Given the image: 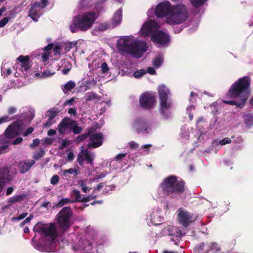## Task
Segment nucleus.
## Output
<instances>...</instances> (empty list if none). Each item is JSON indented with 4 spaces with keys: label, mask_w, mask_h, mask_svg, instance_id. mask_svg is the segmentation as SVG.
Here are the masks:
<instances>
[{
    "label": "nucleus",
    "mask_w": 253,
    "mask_h": 253,
    "mask_svg": "<svg viewBox=\"0 0 253 253\" xmlns=\"http://www.w3.org/2000/svg\"><path fill=\"white\" fill-rule=\"evenodd\" d=\"M94 192L90 195L85 196L82 198V201L83 202H87L91 200L96 198V196L94 195Z\"/></svg>",
    "instance_id": "c03bdc74"
},
{
    "label": "nucleus",
    "mask_w": 253,
    "mask_h": 253,
    "mask_svg": "<svg viewBox=\"0 0 253 253\" xmlns=\"http://www.w3.org/2000/svg\"><path fill=\"white\" fill-rule=\"evenodd\" d=\"M23 141V138L21 137H19L16 138L15 139H14L13 142H12V144L13 145H17L18 144L21 143Z\"/></svg>",
    "instance_id": "e2e57ef3"
},
{
    "label": "nucleus",
    "mask_w": 253,
    "mask_h": 253,
    "mask_svg": "<svg viewBox=\"0 0 253 253\" xmlns=\"http://www.w3.org/2000/svg\"><path fill=\"white\" fill-rule=\"evenodd\" d=\"M172 6L168 1L160 2L155 9V15L158 18H167L171 14Z\"/></svg>",
    "instance_id": "ddd939ff"
},
{
    "label": "nucleus",
    "mask_w": 253,
    "mask_h": 253,
    "mask_svg": "<svg viewBox=\"0 0 253 253\" xmlns=\"http://www.w3.org/2000/svg\"><path fill=\"white\" fill-rule=\"evenodd\" d=\"M76 123V121L71 120L68 117L63 118L58 126V130L60 134H64L67 132L71 131L73 125Z\"/></svg>",
    "instance_id": "2eb2a0df"
},
{
    "label": "nucleus",
    "mask_w": 253,
    "mask_h": 253,
    "mask_svg": "<svg viewBox=\"0 0 253 253\" xmlns=\"http://www.w3.org/2000/svg\"><path fill=\"white\" fill-rule=\"evenodd\" d=\"M189 13L187 7L183 4L173 5L171 14L166 19V23L171 25L183 23L188 19Z\"/></svg>",
    "instance_id": "39448f33"
},
{
    "label": "nucleus",
    "mask_w": 253,
    "mask_h": 253,
    "mask_svg": "<svg viewBox=\"0 0 253 253\" xmlns=\"http://www.w3.org/2000/svg\"><path fill=\"white\" fill-rule=\"evenodd\" d=\"M11 17H4L0 21V28L3 27Z\"/></svg>",
    "instance_id": "de8ad7c7"
},
{
    "label": "nucleus",
    "mask_w": 253,
    "mask_h": 253,
    "mask_svg": "<svg viewBox=\"0 0 253 253\" xmlns=\"http://www.w3.org/2000/svg\"><path fill=\"white\" fill-rule=\"evenodd\" d=\"M34 131V128L32 127H28L27 130L23 133L24 136H27L32 133Z\"/></svg>",
    "instance_id": "5fc2aeb1"
},
{
    "label": "nucleus",
    "mask_w": 253,
    "mask_h": 253,
    "mask_svg": "<svg viewBox=\"0 0 253 253\" xmlns=\"http://www.w3.org/2000/svg\"><path fill=\"white\" fill-rule=\"evenodd\" d=\"M122 19V10L119 9L114 14L113 17V21L115 26L120 24Z\"/></svg>",
    "instance_id": "5701e85b"
},
{
    "label": "nucleus",
    "mask_w": 253,
    "mask_h": 253,
    "mask_svg": "<svg viewBox=\"0 0 253 253\" xmlns=\"http://www.w3.org/2000/svg\"><path fill=\"white\" fill-rule=\"evenodd\" d=\"M17 60L21 63V67L25 71H28L30 69L29 60L30 58L28 56L20 55Z\"/></svg>",
    "instance_id": "aec40b11"
},
{
    "label": "nucleus",
    "mask_w": 253,
    "mask_h": 253,
    "mask_svg": "<svg viewBox=\"0 0 253 253\" xmlns=\"http://www.w3.org/2000/svg\"><path fill=\"white\" fill-rule=\"evenodd\" d=\"M151 41L161 45H164L170 42V37L169 34L162 31H158L151 35Z\"/></svg>",
    "instance_id": "4468645a"
},
{
    "label": "nucleus",
    "mask_w": 253,
    "mask_h": 253,
    "mask_svg": "<svg viewBox=\"0 0 253 253\" xmlns=\"http://www.w3.org/2000/svg\"><path fill=\"white\" fill-rule=\"evenodd\" d=\"M84 161V156L82 154H79L78 155L77 162H78L80 165L82 166L83 164Z\"/></svg>",
    "instance_id": "6e6d98bb"
},
{
    "label": "nucleus",
    "mask_w": 253,
    "mask_h": 253,
    "mask_svg": "<svg viewBox=\"0 0 253 253\" xmlns=\"http://www.w3.org/2000/svg\"><path fill=\"white\" fill-rule=\"evenodd\" d=\"M104 183H99L96 187H94L93 188V192L95 193L96 191H99L104 186Z\"/></svg>",
    "instance_id": "69168bd1"
},
{
    "label": "nucleus",
    "mask_w": 253,
    "mask_h": 253,
    "mask_svg": "<svg viewBox=\"0 0 253 253\" xmlns=\"http://www.w3.org/2000/svg\"><path fill=\"white\" fill-rule=\"evenodd\" d=\"M208 0H190L194 7H197L204 4Z\"/></svg>",
    "instance_id": "58836bf2"
},
{
    "label": "nucleus",
    "mask_w": 253,
    "mask_h": 253,
    "mask_svg": "<svg viewBox=\"0 0 253 253\" xmlns=\"http://www.w3.org/2000/svg\"><path fill=\"white\" fill-rule=\"evenodd\" d=\"M40 2L35 1L29 5L30 9L29 11L28 16L30 17L34 21H38L39 17L42 15L41 9H38L40 7Z\"/></svg>",
    "instance_id": "dca6fc26"
},
{
    "label": "nucleus",
    "mask_w": 253,
    "mask_h": 253,
    "mask_svg": "<svg viewBox=\"0 0 253 253\" xmlns=\"http://www.w3.org/2000/svg\"><path fill=\"white\" fill-rule=\"evenodd\" d=\"M72 211L70 207L63 208L57 214V221L59 228L63 231H66L71 226L70 218Z\"/></svg>",
    "instance_id": "0eeeda50"
},
{
    "label": "nucleus",
    "mask_w": 253,
    "mask_h": 253,
    "mask_svg": "<svg viewBox=\"0 0 253 253\" xmlns=\"http://www.w3.org/2000/svg\"><path fill=\"white\" fill-rule=\"evenodd\" d=\"M48 0H41V5H40V7L43 9V8H44L46 5H47V3H48Z\"/></svg>",
    "instance_id": "774afa93"
},
{
    "label": "nucleus",
    "mask_w": 253,
    "mask_h": 253,
    "mask_svg": "<svg viewBox=\"0 0 253 253\" xmlns=\"http://www.w3.org/2000/svg\"><path fill=\"white\" fill-rule=\"evenodd\" d=\"M79 6L81 8L87 9L91 6V4L90 3V0H80Z\"/></svg>",
    "instance_id": "2f4dec72"
},
{
    "label": "nucleus",
    "mask_w": 253,
    "mask_h": 253,
    "mask_svg": "<svg viewBox=\"0 0 253 253\" xmlns=\"http://www.w3.org/2000/svg\"><path fill=\"white\" fill-rule=\"evenodd\" d=\"M84 156V159L86 161L87 163L90 165H93V161L94 158V155L93 153L89 152L87 149L83 152Z\"/></svg>",
    "instance_id": "b1692460"
},
{
    "label": "nucleus",
    "mask_w": 253,
    "mask_h": 253,
    "mask_svg": "<svg viewBox=\"0 0 253 253\" xmlns=\"http://www.w3.org/2000/svg\"><path fill=\"white\" fill-rule=\"evenodd\" d=\"M40 143V140L38 138H35L33 140L32 143L30 145L31 147L34 148L37 147Z\"/></svg>",
    "instance_id": "13d9d810"
},
{
    "label": "nucleus",
    "mask_w": 253,
    "mask_h": 253,
    "mask_svg": "<svg viewBox=\"0 0 253 253\" xmlns=\"http://www.w3.org/2000/svg\"><path fill=\"white\" fill-rule=\"evenodd\" d=\"M45 153V152L43 149H40L38 152L34 154L33 158L35 160H38L42 158L44 156Z\"/></svg>",
    "instance_id": "4c0bfd02"
},
{
    "label": "nucleus",
    "mask_w": 253,
    "mask_h": 253,
    "mask_svg": "<svg viewBox=\"0 0 253 253\" xmlns=\"http://www.w3.org/2000/svg\"><path fill=\"white\" fill-rule=\"evenodd\" d=\"M60 51H61V48H60V47L59 45H56L53 47V52H54V54L55 55H58V54H60Z\"/></svg>",
    "instance_id": "680f3d73"
},
{
    "label": "nucleus",
    "mask_w": 253,
    "mask_h": 253,
    "mask_svg": "<svg viewBox=\"0 0 253 253\" xmlns=\"http://www.w3.org/2000/svg\"><path fill=\"white\" fill-rule=\"evenodd\" d=\"M130 38L125 37L121 38L117 43V47L122 52L131 54L134 56L141 57L143 53L148 50V46L146 42L142 41L132 42L128 44Z\"/></svg>",
    "instance_id": "7ed1b4c3"
},
{
    "label": "nucleus",
    "mask_w": 253,
    "mask_h": 253,
    "mask_svg": "<svg viewBox=\"0 0 253 253\" xmlns=\"http://www.w3.org/2000/svg\"><path fill=\"white\" fill-rule=\"evenodd\" d=\"M126 153L119 154L114 158V160L118 162H121L122 159L126 156Z\"/></svg>",
    "instance_id": "8fccbe9b"
},
{
    "label": "nucleus",
    "mask_w": 253,
    "mask_h": 253,
    "mask_svg": "<svg viewBox=\"0 0 253 253\" xmlns=\"http://www.w3.org/2000/svg\"><path fill=\"white\" fill-rule=\"evenodd\" d=\"M91 132L92 131L91 130H89L87 133L83 134L78 136L77 138L78 141H84L89 136V139L91 142L87 144V147L96 148L102 145L103 144V135L100 133H96L90 134Z\"/></svg>",
    "instance_id": "6e6552de"
},
{
    "label": "nucleus",
    "mask_w": 253,
    "mask_h": 253,
    "mask_svg": "<svg viewBox=\"0 0 253 253\" xmlns=\"http://www.w3.org/2000/svg\"><path fill=\"white\" fill-rule=\"evenodd\" d=\"M185 182L183 180H177L174 175H170L165 178L160 185L162 193L170 198H176L185 191Z\"/></svg>",
    "instance_id": "f03ea898"
},
{
    "label": "nucleus",
    "mask_w": 253,
    "mask_h": 253,
    "mask_svg": "<svg viewBox=\"0 0 253 253\" xmlns=\"http://www.w3.org/2000/svg\"><path fill=\"white\" fill-rule=\"evenodd\" d=\"M64 176H66L68 173L73 174L74 176H77L79 174L78 170L76 169L70 168L68 169H65L62 171Z\"/></svg>",
    "instance_id": "f704fd0d"
},
{
    "label": "nucleus",
    "mask_w": 253,
    "mask_h": 253,
    "mask_svg": "<svg viewBox=\"0 0 253 253\" xmlns=\"http://www.w3.org/2000/svg\"><path fill=\"white\" fill-rule=\"evenodd\" d=\"M207 243H202L198 244L193 249L194 253H208Z\"/></svg>",
    "instance_id": "4be33fe9"
},
{
    "label": "nucleus",
    "mask_w": 253,
    "mask_h": 253,
    "mask_svg": "<svg viewBox=\"0 0 253 253\" xmlns=\"http://www.w3.org/2000/svg\"><path fill=\"white\" fill-rule=\"evenodd\" d=\"M159 96L160 99V111L164 119H168L170 116L169 110L171 107V103L168 101L169 89L164 85L159 86Z\"/></svg>",
    "instance_id": "423d86ee"
},
{
    "label": "nucleus",
    "mask_w": 253,
    "mask_h": 253,
    "mask_svg": "<svg viewBox=\"0 0 253 253\" xmlns=\"http://www.w3.org/2000/svg\"><path fill=\"white\" fill-rule=\"evenodd\" d=\"M243 118L246 127H250L253 126V113H247L243 115Z\"/></svg>",
    "instance_id": "412c9836"
},
{
    "label": "nucleus",
    "mask_w": 253,
    "mask_h": 253,
    "mask_svg": "<svg viewBox=\"0 0 253 253\" xmlns=\"http://www.w3.org/2000/svg\"><path fill=\"white\" fill-rule=\"evenodd\" d=\"M251 82V79L248 76L239 79L232 84L226 94L227 98L238 100H224L223 102L226 104L235 105L237 107H242L250 96Z\"/></svg>",
    "instance_id": "f257e3e1"
},
{
    "label": "nucleus",
    "mask_w": 253,
    "mask_h": 253,
    "mask_svg": "<svg viewBox=\"0 0 253 253\" xmlns=\"http://www.w3.org/2000/svg\"><path fill=\"white\" fill-rule=\"evenodd\" d=\"M156 102L155 94L148 92L143 93L139 98L140 106L147 110L151 109L154 107Z\"/></svg>",
    "instance_id": "f8f14e48"
},
{
    "label": "nucleus",
    "mask_w": 253,
    "mask_h": 253,
    "mask_svg": "<svg viewBox=\"0 0 253 253\" xmlns=\"http://www.w3.org/2000/svg\"><path fill=\"white\" fill-rule=\"evenodd\" d=\"M35 161L34 160H26L19 163L18 167L20 173H25L27 172L35 165Z\"/></svg>",
    "instance_id": "a211bd4d"
},
{
    "label": "nucleus",
    "mask_w": 253,
    "mask_h": 253,
    "mask_svg": "<svg viewBox=\"0 0 253 253\" xmlns=\"http://www.w3.org/2000/svg\"><path fill=\"white\" fill-rule=\"evenodd\" d=\"M163 62V58L161 56H157L153 61V65L156 68L161 66Z\"/></svg>",
    "instance_id": "e433bc0d"
},
{
    "label": "nucleus",
    "mask_w": 253,
    "mask_h": 253,
    "mask_svg": "<svg viewBox=\"0 0 253 253\" xmlns=\"http://www.w3.org/2000/svg\"><path fill=\"white\" fill-rule=\"evenodd\" d=\"M107 173L108 172L106 171L97 173L95 177L93 178V181H98V180L105 177Z\"/></svg>",
    "instance_id": "37998d69"
},
{
    "label": "nucleus",
    "mask_w": 253,
    "mask_h": 253,
    "mask_svg": "<svg viewBox=\"0 0 253 253\" xmlns=\"http://www.w3.org/2000/svg\"><path fill=\"white\" fill-rule=\"evenodd\" d=\"M82 130V128L81 126H78L77 123L73 125L71 128V131H73L75 134H79Z\"/></svg>",
    "instance_id": "ea45409f"
},
{
    "label": "nucleus",
    "mask_w": 253,
    "mask_h": 253,
    "mask_svg": "<svg viewBox=\"0 0 253 253\" xmlns=\"http://www.w3.org/2000/svg\"><path fill=\"white\" fill-rule=\"evenodd\" d=\"M34 231L46 237H50L52 240H55L57 237L56 228L53 223L43 224L38 223L34 227Z\"/></svg>",
    "instance_id": "1a4fd4ad"
},
{
    "label": "nucleus",
    "mask_w": 253,
    "mask_h": 253,
    "mask_svg": "<svg viewBox=\"0 0 253 253\" xmlns=\"http://www.w3.org/2000/svg\"><path fill=\"white\" fill-rule=\"evenodd\" d=\"M8 145H4L0 147V154L6 153L8 151Z\"/></svg>",
    "instance_id": "3c124183"
},
{
    "label": "nucleus",
    "mask_w": 253,
    "mask_h": 253,
    "mask_svg": "<svg viewBox=\"0 0 253 253\" xmlns=\"http://www.w3.org/2000/svg\"><path fill=\"white\" fill-rule=\"evenodd\" d=\"M133 128L137 134L148 133L151 126L146 118L138 117L133 122Z\"/></svg>",
    "instance_id": "9d476101"
},
{
    "label": "nucleus",
    "mask_w": 253,
    "mask_h": 253,
    "mask_svg": "<svg viewBox=\"0 0 253 253\" xmlns=\"http://www.w3.org/2000/svg\"><path fill=\"white\" fill-rule=\"evenodd\" d=\"M12 71L10 68H5L4 67L1 68V74L4 77H7L8 75H10Z\"/></svg>",
    "instance_id": "79ce46f5"
},
{
    "label": "nucleus",
    "mask_w": 253,
    "mask_h": 253,
    "mask_svg": "<svg viewBox=\"0 0 253 253\" xmlns=\"http://www.w3.org/2000/svg\"><path fill=\"white\" fill-rule=\"evenodd\" d=\"M178 222L184 227H187L195 220V217L192 213L180 208L177 211Z\"/></svg>",
    "instance_id": "9b49d317"
},
{
    "label": "nucleus",
    "mask_w": 253,
    "mask_h": 253,
    "mask_svg": "<svg viewBox=\"0 0 253 253\" xmlns=\"http://www.w3.org/2000/svg\"><path fill=\"white\" fill-rule=\"evenodd\" d=\"M146 73V71L144 69H140L139 70H137L135 71L134 73V76L135 78H139L141 77H142L144 75H145Z\"/></svg>",
    "instance_id": "a19ab883"
},
{
    "label": "nucleus",
    "mask_w": 253,
    "mask_h": 253,
    "mask_svg": "<svg viewBox=\"0 0 253 253\" xmlns=\"http://www.w3.org/2000/svg\"><path fill=\"white\" fill-rule=\"evenodd\" d=\"M54 123V122L53 121V119H52L48 118V119L47 121H46V122L45 124H43V126L44 127H49Z\"/></svg>",
    "instance_id": "864d4df0"
},
{
    "label": "nucleus",
    "mask_w": 253,
    "mask_h": 253,
    "mask_svg": "<svg viewBox=\"0 0 253 253\" xmlns=\"http://www.w3.org/2000/svg\"><path fill=\"white\" fill-rule=\"evenodd\" d=\"M4 133L8 138H13L17 135V133L14 132L11 128L8 127L5 130Z\"/></svg>",
    "instance_id": "c9c22d12"
},
{
    "label": "nucleus",
    "mask_w": 253,
    "mask_h": 253,
    "mask_svg": "<svg viewBox=\"0 0 253 253\" xmlns=\"http://www.w3.org/2000/svg\"><path fill=\"white\" fill-rule=\"evenodd\" d=\"M27 215H28V213L27 212H24V213L20 214L17 217L13 218L12 220H20L24 219Z\"/></svg>",
    "instance_id": "4d7b16f0"
},
{
    "label": "nucleus",
    "mask_w": 253,
    "mask_h": 253,
    "mask_svg": "<svg viewBox=\"0 0 253 253\" xmlns=\"http://www.w3.org/2000/svg\"><path fill=\"white\" fill-rule=\"evenodd\" d=\"M10 180L9 171L7 168L0 169V193L2 192L5 184Z\"/></svg>",
    "instance_id": "f3484780"
},
{
    "label": "nucleus",
    "mask_w": 253,
    "mask_h": 253,
    "mask_svg": "<svg viewBox=\"0 0 253 253\" xmlns=\"http://www.w3.org/2000/svg\"><path fill=\"white\" fill-rule=\"evenodd\" d=\"M207 246L208 250V252L210 251L214 253H216L220 251V247L215 242H211L210 243H207Z\"/></svg>",
    "instance_id": "393cba45"
},
{
    "label": "nucleus",
    "mask_w": 253,
    "mask_h": 253,
    "mask_svg": "<svg viewBox=\"0 0 253 253\" xmlns=\"http://www.w3.org/2000/svg\"><path fill=\"white\" fill-rule=\"evenodd\" d=\"M8 127L11 128L14 132L17 133V135L19 134L21 126L17 122H14L12 124L9 125Z\"/></svg>",
    "instance_id": "c756f323"
},
{
    "label": "nucleus",
    "mask_w": 253,
    "mask_h": 253,
    "mask_svg": "<svg viewBox=\"0 0 253 253\" xmlns=\"http://www.w3.org/2000/svg\"><path fill=\"white\" fill-rule=\"evenodd\" d=\"M71 194L75 197V200H73L74 202H83V197H82L80 191L74 189L72 191Z\"/></svg>",
    "instance_id": "bb28decb"
},
{
    "label": "nucleus",
    "mask_w": 253,
    "mask_h": 253,
    "mask_svg": "<svg viewBox=\"0 0 253 253\" xmlns=\"http://www.w3.org/2000/svg\"><path fill=\"white\" fill-rule=\"evenodd\" d=\"M68 113L70 114H72L74 116H77V112L76 108H71L69 109Z\"/></svg>",
    "instance_id": "0e129e2a"
},
{
    "label": "nucleus",
    "mask_w": 253,
    "mask_h": 253,
    "mask_svg": "<svg viewBox=\"0 0 253 253\" xmlns=\"http://www.w3.org/2000/svg\"><path fill=\"white\" fill-rule=\"evenodd\" d=\"M42 58L43 61H46L49 59V53L44 52L42 54Z\"/></svg>",
    "instance_id": "338daca9"
},
{
    "label": "nucleus",
    "mask_w": 253,
    "mask_h": 253,
    "mask_svg": "<svg viewBox=\"0 0 253 253\" xmlns=\"http://www.w3.org/2000/svg\"><path fill=\"white\" fill-rule=\"evenodd\" d=\"M17 111V109L13 106H10L8 107L7 109V113L9 115H12L15 113Z\"/></svg>",
    "instance_id": "bf43d9fd"
},
{
    "label": "nucleus",
    "mask_w": 253,
    "mask_h": 253,
    "mask_svg": "<svg viewBox=\"0 0 253 253\" xmlns=\"http://www.w3.org/2000/svg\"><path fill=\"white\" fill-rule=\"evenodd\" d=\"M101 72L102 73H106L109 70V68L106 62H103L101 66Z\"/></svg>",
    "instance_id": "09e8293b"
},
{
    "label": "nucleus",
    "mask_w": 253,
    "mask_h": 253,
    "mask_svg": "<svg viewBox=\"0 0 253 253\" xmlns=\"http://www.w3.org/2000/svg\"><path fill=\"white\" fill-rule=\"evenodd\" d=\"M23 198L24 196L23 195H15L9 198L8 203L9 205H12L15 203L22 201Z\"/></svg>",
    "instance_id": "cd10ccee"
},
{
    "label": "nucleus",
    "mask_w": 253,
    "mask_h": 253,
    "mask_svg": "<svg viewBox=\"0 0 253 253\" xmlns=\"http://www.w3.org/2000/svg\"><path fill=\"white\" fill-rule=\"evenodd\" d=\"M34 216L33 214H31L30 215L27 217L21 224V226H23L26 223H28L30 222V221L33 218Z\"/></svg>",
    "instance_id": "603ef678"
},
{
    "label": "nucleus",
    "mask_w": 253,
    "mask_h": 253,
    "mask_svg": "<svg viewBox=\"0 0 253 253\" xmlns=\"http://www.w3.org/2000/svg\"><path fill=\"white\" fill-rule=\"evenodd\" d=\"M156 23L151 21L145 23L142 26L141 32L143 35H148L151 32L153 28L155 27Z\"/></svg>",
    "instance_id": "6ab92c4d"
},
{
    "label": "nucleus",
    "mask_w": 253,
    "mask_h": 253,
    "mask_svg": "<svg viewBox=\"0 0 253 253\" xmlns=\"http://www.w3.org/2000/svg\"><path fill=\"white\" fill-rule=\"evenodd\" d=\"M59 180V177L57 175H54L50 179V183L52 185L57 184Z\"/></svg>",
    "instance_id": "a18cd8bd"
},
{
    "label": "nucleus",
    "mask_w": 253,
    "mask_h": 253,
    "mask_svg": "<svg viewBox=\"0 0 253 253\" xmlns=\"http://www.w3.org/2000/svg\"><path fill=\"white\" fill-rule=\"evenodd\" d=\"M59 113V111H58V109L56 108H52L47 111V115L49 117V118L53 119L58 115Z\"/></svg>",
    "instance_id": "c85d7f7f"
},
{
    "label": "nucleus",
    "mask_w": 253,
    "mask_h": 253,
    "mask_svg": "<svg viewBox=\"0 0 253 253\" xmlns=\"http://www.w3.org/2000/svg\"><path fill=\"white\" fill-rule=\"evenodd\" d=\"M85 100L90 101L98 98V95L95 92H91L86 93L85 94Z\"/></svg>",
    "instance_id": "473e14b6"
},
{
    "label": "nucleus",
    "mask_w": 253,
    "mask_h": 253,
    "mask_svg": "<svg viewBox=\"0 0 253 253\" xmlns=\"http://www.w3.org/2000/svg\"><path fill=\"white\" fill-rule=\"evenodd\" d=\"M128 145L131 149H137L138 147V144L133 141H130Z\"/></svg>",
    "instance_id": "052dcab7"
},
{
    "label": "nucleus",
    "mask_w": 253,
    "mask_h": 253,
    "mask_svg": "<svg viewBox=\"0 0 253 253\" xmlns=\"http://www.w3.org/2000/svg\"><path fill=\"white\" fill-rule=\"evenodd\" d=\"M98 17V15L94 11L83 13L76 16L73 20L71 27L72 33L76 32V29L81 31H86L90 29Z\"/></svg>",
    "instance_id": "20e7f679"
},
{
    "label": "nucleus",
    "mask_w": 253,
    "mask_h": 253,
    "mask_svg": "<svg viewBox=\"0 0 253 253\" xmlns=\"http://www.w3.org/2000/svg\"><path fill=\"white\" fill-rule=\"evenodd\" d=\"M232 142L231 139L229 137H225L223 138L222 140H220L219 142V144L221 145H224L227 144H230Z\"/></svg>",
    "instance_id": "49530a36"
},
{
    "label": "nucleus",
    "mask_w": 253,
    "mask_h": 253,
    "mask_svg": "<svg viewBox=\"0 0 253 253\" xmlns=\"http://www.w3.org/2000/svg\"><path fill=\"white\" fill-rule=\"evenodd\" d=\"M74 203V201H72V200H70V199H68V198H63V199H61V200H60V201L59 202H58L56 205H55V207H56L57 208H61L64 205H65L67 204H69V203Z\"/></svg>",
    "instance_id": "7c9ffc66"
},
{
    "label": "nucleus",
    "mask_w": 253,
    "mask_h": 253,
    "mask_svg": "<svg viewBox=\"0 0 253 253\" xmlns=\"http://www.w3.org/2000/svg\"><path fill=\"white\" fill-rule=\"evenodd\" d=\"M76 86L75 82L70 81L68 82L64 86L63 88H62L63 91L66 93L68 91H71Z\"/></svg>",
    "instance_id": "a878e982"
},
{
    "label": "nucleus",
    "mask_w": 253,
    "mask_h": 253,
    "mask_svg": "<svg viewBox=\"0 0 253 253\" xmlns=\"http://www.w3.org/2000/svg\"><path fill=\"white\" fill-rule=\"evenodd\" d=\"M10 143L11 139L8 138L5 133L0 135V144L8 145Z\"/></svg>",
    "instance_id": "72a5a7b5"
}]
</instances>
